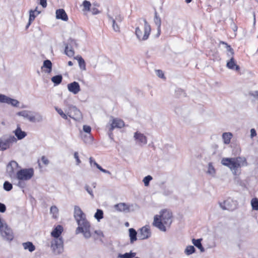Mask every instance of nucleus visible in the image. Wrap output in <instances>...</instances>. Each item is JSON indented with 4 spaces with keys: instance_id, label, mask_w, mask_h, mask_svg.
I'll use <instances>...</instances> for the list:
<instances>
[{
    "instance_id": "obj_7",
    "label": "nucleus",
    "mask_w": 258,
    "mask_h": 258,
    "mask_svg": "<svg viewBox=\"0 0 258 258\" xmlns=\"http://www.w3.org/2000/svg\"><path fill=\"white\" fill-rule=\"evenodd\" d=\"M34 175L33 168L20 169L17 172L15 179L20 180H29Z\"/></svg>"
},
{
    "instance_id": "obj_58",
    "label": "nucleus",
    "mask_w": 258,
    "mask_h": 258,
    "mask_svg": "<svg viewBox=\"0 0 258 258\" xmlns=\"http://www.w3.org/2000/svg\"><path fill=\"white\" fill-rule=\"evenodd\" d=\"M234 54V51L227 52V55L229 58V59L231 58V57H233Z\"/></svg>"
},
{
    "instance_id": "obj_36",
    "label": "nucleus",
    "mask_w": 258,
    "mask_h": 258,
    "mask_svg": "<svg viewBox=\"0 0 258 258\" xmlns=\"http://www.w3.org/2000/svg\"><path fill=\"white\" fill-rule=\"evenodd\" d=\"M55 109L62 118L66 120L68 119L67 113H64L61 109L57 107H55Z\"/></svg>"
},
{
    "instance_id": "obj_17",
    "label": "nucleus",
    "mask_w": 258,
    "mask_h": 258,
    "mask_svg": "<svg viewBox=\"0 0 258 258\" xmlns=\"http://www.w3.org/2000/svg\"><path fill=\"white\" fill-rule=\"evenodd\" d=\"M68 90L74 94H78L81 90L79 84L77 82H73L67 85Z\"/></svg>"
},
{
    "instance_id": "obj_62",
    "label": "nucleus",
    "mask_w": 258,
    "mask_h": 258,
    "mask_svg": "<svg viewBox=\"0 0 258 258\" xmlns=\"http://www.w3.org/2000/svg\"><path fill=\"white\" fill-rule=\"evenodd\" d=\"M129 253H130V255L131 256V258H133V257H135V256L136 255V252H133L132 251L129 252Z\"/></svg>"
},
{
    "instance_id": "obj_31",
    "label": "nucleus",
    "mask_w": 258,
    "mask_h": 258,
    "mask_svg": "<svg viewBox=\"0 0 258 258\" xmlns=\"http://www.w3.org/2000/svg\"><path fill=\"white\" fill-rule=\"evenodd\" d=\"M51 80L55 85H58L62 82V77L61 75H58L52 77Z\"/></svg>"
},
{
    "instance_id": "obj_22",
    "label": "nucleus",
    "mask_w": 258,
    "mask_h": 258,
    "mask_svg": "<svg viewBox=\"0 0 258 258\" xmlns=\"http://www.w3.org/2000/svg\"><path fill=\"white\" fill-rule=\"evenodd\" d=\"M63 228L61 225H57L51 232V236L54 238H61L59 237L60 235L62 232Z\"/></svg>"
},
{
    "instance_id": "obj_11",
    "label": "nucleus",
    "mask_w": 258,
    "mask_h": 258,
    "mask_svg": "<svg viewBox=\"0 0 258 258\" xmlns=\"http://www.w3.org/2000/svg\"><path fill=\"white\" fill-rule=\"evenodd\" d=\"M18 163L15 161H11L7 166V173L10 178L15 180L17 171L20 169Z\"/></svg>"
},
{
    "instance_id": "obj_59",
    "label": "nucleus",
    "mask_w": 258,
    "mask_h": 258,
    "mask_svg": "<svg viewBox=\"0 0 258 258\" xmlns=\"http://www.w3.org/2000/svg\"><path fill=\"white\" fill-rule=\"evenodd\" d=\"M251 137H253L256 135V132L254 128H252L250 130Z\"/></svg>"
},
{
    "instance_id": "obj_8",
    "label": "nucleus",
    "mask_w": 258,
    "mask_h": 258,
    "mask_svg": "<svg viewBox=\"0 0 258 258\" xmlns=\"http://www.w3.org/2000/svg\"><path fill=\"white\" fill-rule=\"evenodd\" d=\"M17 139L13 136H5L0 138V151H5L9 149Z\"/></svg>"
},
{
    "instance_id": "obj_3",
    "label": "nucleus",
    "mask_w": 258,
    "mask_h": 258,
    "mask_svg": "<svg viewBox=\"0 0 258 258\" xmlns=\"http://www.w3.org/2000/svg\"><path fill=\"white\" fill-rule=\"evenodd\" d=\"M221 163L228 167L235 175L238 174V168L247 165L246 159L244 157L223 158Z\"/></svg>"
},
{
    "instance_id": "obj_28",
    "label": "nucleus",
    "mask_w": 258,
    "mask_h": 258,
    "mask_svg": "<svg viewBox=\"0 0 258 258\" xmlns=\"http://www.w3.org/2000/svg\"><path fill=\"white\" fill-rule=\"evenodd\" d=\"M43 68H45L47 69L45 72L50 73L52 70V63L50 60L47 59L43 61V66L42 67V69Z\"/></svg>"
},
{
    "instance_id": "obj_21",
    "label": "nucleus",
    "mask_w": 258,
    "mask_h": 258,
    "mask_svg": "<svg viewBox=\"0 0 258 258\" xmlns=\"http://www.w3.org/2000/svg\"><path fill=\"white\" fill-rule=\"evenodd\" d=\"M115 209L119 212H128L130 211V207L124 203H120L118 204H116L114 206Z\"/></svg>"
},
{
    "instance_id": "obj_5",
    "label": "nucleus",
    "mask_w": 258,
    "mask_h": 258,
    "mask_svg": "<svg viewBox=\"0 0 258 258\" xmlns=\"http://www.w3.org/2000/svg\"><path fill=\"white\" fill-rule=\"evenodd\" d=\"M17 114L27 119L31 122H41L43 120L41 115L36 112H33L29 110H23L17 112Z\"/></svg>"
},
{
    "instance_id": "obj_60",
    "label": "nucleus",
    "mask_w": 258,
    "mask_h": 258,
    "mask_svg": "<svg viewBox=\"0 0 258 258\" xmlns=\"http://www.w3.org/2000/svg\"><path fill=\"white\" fill-rule=\"evenodd\" d=\"M114 20L116 22L120 23L122 21V18L120 16H118L116 17Z\"/></svg>"
},
{
    "instance_id": "obj_39",
    "label": "nucleus",
    "mask_w": 258,
    "mask_h": 258,
    "mask_svg": "<svg viewBox=\"0 0 258 258\" xmlns=\"http://www.w3.org/2000/svg\"><path fill=\"white\" fill-rule=\"evenodd\" d=\"M50 213L53 214L54 218H56L58 213V210L55 206H53L50 208Z\"/></svg>"
},
{
    "instance_id": "obj_41",
    "label": "nucleus",
    "mask_w": 258,
    "mask_h": 258,
    "mask_svg": "<svg viewBox=\"0 0 258 258\" xmlns=\"http://www.w3.org/2000/svg\"><path fill=\"white\" fill-rule=\"evenodd\" d=\"M37 15L36 14V11H33L32 10H30L29 20H30V22H32L35 19Z\"/></svg>"
},
{
    "instance_id": "obj_42",
    "label": "nucleus",
    "mask_w": 258,
    "mask_h": 258,
    "mask_svg": "<svg viewBox=\"0 0 258 258\" xmlns=\"http://www.w3.org/2000/svg\"><path fill=\"white\" fill-rule=\"evenodd\" d=\"M89 162L90 164V165L92 166L93 165L95 166L99 170L101 169V167L96 162V161L93 159L92 157H90L89 158Z\"/></svg>"
},
{
    "instance_id": "obj_34",
    "label": "nucleus",
    "mask_w": 258,
    "mask_h": 258,
    "mask_svg": "<svg viewBox=\"0 0 258 258\" xmlns=\"http://www.w3.org/2000/svg\"><path fill=\"white\" fill-rule=\"evenodd\" d=\"M207 172L212 176H214L215 175V169L213 166L212 163L211 162L208 164V170Z\"/></svg>"
},
{
    "instance_id": "obj_37",
    "label": "nucleus",
    "mask_w": 258,
    "mask_h": 258,
    "mask_svg": "<svg viewBox=\"0 0 258 258\" xmlns=\"http://www.w3.org/2000/svg\"><path fill=\"white\" fill-rule=\"evenodd\" d=\"M95 218L99 221L103 218V211L100 209H97L94 215Z\"/></svg>"
},
{
    "instance_id": "obj_32",
    "label": "nucleus",
    "mask_w": 258,
    "mask_h": 258,
    "mask_svg": "<svg viewBox=\"0 0 258 258\" xmlns=\"http://www.w3.org/2000/svg\"><path fill=\"white\" fill-rule=\"evenodd\" d=\"M65 53L68 56H72L74 54V51L73 47L67 44L65 47Z\"/></svg>"
},
{
    "instance_id": "obj_63",
    "label": "nucleus",
    "mask_w": 258,
    "mask_h": 258,
    "mask_svg": "<svg viewBox=\"0 0 258 258\" xmlns=\"http://www.w3.org/2000/svg\"><path fill=\"white\" fill-rule=\"evenodd\" d=\"M95 233H96L98 235H103L102 232L100 231L96 230V231H95Z\"/></svg>"
},
{
    "instance_id": "obj_4",
    "label": "nucleus",
    "mask_w": 258,
    "mask_h": 258,
    "mask_svg": "<svg viewBox=\"0 0 258 258\" xmlns=\"http://www.w3.org/2000/svg\"><path fill=\"white\" fill-rule=\"evenodd\" d=\"M66 108L64 111L67 113L68 117L73 118L76 121H80L82 118L81 112L75 106L68 103L67 101L64 102Z\"/></svg>"
},
{
    "instance_id": "obj_9",
    "label": "nucleus",
    "mask_w": 258,
    "mask_h": 258,
    "mask_svg": "<svg viewBox=\"0 0 258 258\" xmlns=\"http://www.w3.org/2000/svg\"><path fill=\"white\" fill-rule=\"evenodd\" d=\"M124 126V121L118 118L111 117L109 124L107 125L108 127L109 135L110 137L112 135V131L115 128H121Z\"/></svg>"
},
{
    "instance_id": "obj_25",
    "label": "nucleus",
    "mask_w": 258,
    "mask_h": 258,
    "mask_svg": "<svg viewBox=\"0 0 258 258\" xmlns=\"http://www.w3.org/2000/svg\"><path fill=\"white\" fill-rule=\"evenodd\" d=\"M129 236L130 238V242L131 243H133L135 241L137 240V232L136 230L134 228H130L128 229Z\"/></svg>"
},
{
    "instance_id": "obj_30",
    "label": "nucleus",
    "mask_w": 258,
    "mask_h": 258,
    "mask_svg": "<svg viewBox=\"0 0 258 258\" xmlns=\"http://www.w3.org/2000/svg\"><path fill=\"white\" fill-rule=\"evenodd\" d=\"M76 58L78 60L79 67L80 69L83 71H85L86 69V63L85 62L84 59L82 57V56H78L76 57Z\"/></svg>"
},
{
    "instance_id": "obj_56",
    "label": "nucleus",
    "mask_w": 258,
    "mask_h": 258,
    "mask_svg": "<svg viewBox=\"0 0 258 258\" xmlns=\"http://www.w3.org/2000/svg\"><path fill=\"white\" fill-rule=\"evenodd\" d=\"M157 75L160 78H164V75L163 72L161 70H157L156 71Z\"/></svg>"
},
{
    "instance_id": "obj_48",
    "label": "nucleus",
    "mask_w": 258,
    "mask_h": 258,
    "mask_svg": "<svg viewBox=\"0 0 258 258\" xmlns=\"http://www.w3.org/2000/svg\"><path fill=\"white\" fill-rule=\"evenodd\" d=\"M74 156L76 161V164L79 165L81 163V161L79 159L78 152H75L74 153Z\"/></svg>"
},
{
    "instance_id": "obj_13",
    "label": "nucleus",
    "mask_w": 258,
    "mask_h": 258,
    "mask_svg": "<svg viewBox=\"0 0 258 258\" xmlns=\"http://www.w3.org/2000/svg\"><path fill=\"white\" fill-rule=\"evenodd\" d=\"M219 206L223 210L233 211L236 208L235 202L230 199H228L223 202L219 203Z\"/></svg>"
},
{
    "instance_id": "obj_40",
    "label": "nucleus",
    "mask_w": 258,
    "mask_h": 258,
    "mask_svg": "<svg viewBox=\"0 0 258 258\" xmlns=\"http://www.w3.org/2000/svg\"><path fill=\"white\" fill-rule=\"evenodd\" d=\"M13 188L12 184L9 181H5L4 183V188L6 191H10Z\"/></svg>"
},
{
    "instance_id": "obj_19",
    "label": "nucleus",
    "mask_w": 258,
    "mask_h": 258,
    "mask_svg": "<svg viewBox=\"0 0 258 258\" xmlns=\"http://www.w3.org/2000/svg\"><path fill=\"white\" fill-rule=\"evenodd\" d=\"M56 18L64 21L68 20V17L65 11L62 9H59L56 11Z\"/></svg>"
},
{
    "instance_id": "obj_35",
    "label": "nucleus",
    "mask_w": 258,
    "mask_h": 258,
    "mask_svg": "<svg viewBox=\"0 0 258 258\" xmlns=\"http://www.w3.org/2000/svg\"><path fill=\"white\" fill-rule=\"evenodd\" d=\"M251 206L253 210H258V199L254 198L251 200Z\"/></svg>"
},
{
    "instance_id": "obj_43",
    "label": "nucleus",
    "mask_w": 258,
    "mask_h": 258,
    "mask_svg": "<svg viewBox=\"0 0 258 258\" xmlns=\"http://www.w3.org/2000/svg\"><path fill=\"white\" fill-rule=\"evenodd\" d=\"M153 179L152 177L150 175H148L144 178L143 179V182L144 183V185L147 186H148L149 184L150 181Z\"/></svg>"
},
{
    "instance_id": "obj_44",
    "label": "nucleus",
    "mask_w": 258,
    "mask_h": 258,
    "mask_svg": "<svg viewBox=\"0 0 258 258\" xmlns=\"http://www.w3.org/2000/svg\"><path fill=\"white\" fill-rule=\"evenodd\" d=\"M85 190L88 192V193L91 196L92 198H94V195L93 191L91 187L87 184H86L84 186Z\"/></svg>"
},
{
    "instance_id": "obj_14",
    "label": "nucleus",
    "mask_w": 258,
    "mask_h": 258,
    "mask_svg": "<svg viewBox=\"0 0 258 258\" xmlns=\"http://www.w3.org/2000/svg\"><path fill=\"white\" fill-rule=\"evenodd\" d=\"M134 138L136 143L140 146L146 145L147 143V138L143 134L137 132L134 134Z\"/></svg>"
},
{
    "instance_id": "obj_45",
    "label": "nucleus",
    "mask_w": 258,
    "mask_h": 258,
    "mask_svg": "<svg viewBox=\"0 0 258 258\" xmlns=\"http://www.w3.org/2000/svg\"><path fill=\"white\" fill-rule=\"evenodd\" d=\"M220 43L225 45L227 52L234 51L233 48H232V47L229 45H228L227 43H226L224 41H221L220 42Z\"/></svg>"
},
{
    "instance_id": "obj_29",
    "label": "nucleus",
    "mask_w": 258,
    "mask_h": 258,
    "mask_svg": "<svg viewBox=\"0 0 258 258\" xmlns=\"http://www.w3.org/2000/svg\"><path fill=\"white\" fill-rule=\"evenodd\" d=\"M108 18L109 19V20L111 22L112 24V28L113 29L115 32H119L120 31V28L114 19H113L112 17L110 16L109 15H108Z\"/></svg>"
},
{
    "instance_id": "obj_55",
    "label": "nucleus",
    "mask_w": 258,
    "mask_h": 258,
    "mask_svg": "<svg viewBox=\"0 0 258 258\" xmlns=\"http://www.w3.org/2000/svg\"><path fill=\"white\" fill-rule=\"evenodd\" d=\"M6 210V207L5 204L0 203V212L4 213Z\"/></svg>"
},
{
    "instance_id": "obj_10",
    "label": "nucleus",
    "mask_w": 258,
    "mask_h": 258,
    "mask_svg": "<svg viewBox=\"0 0 258 258\" xmlns=\"http://www.w3.org/2000/svg\"><path fill=\"white\" fill-rule=\"evenodd\" d=\"M0 233L3 239L8 241H11L14 239V233L11 228L5 224L0 226Z\"/></svg>"
},
{
    "instance_id": "obj_61",
    "label": "nucleus",
    "mask_w": 258,
    "mask_h": 258,
    "mask_svg": "<svg viewBox=\"0 0 258 258\" xmlns=\"http://www.w3.org/2000/svg\"><path fill=\"white\" fill-rule=\"evenodd\" d=\"M100 171H102L103 173H107V174H108L109 175H111V172L107 170L106 169H103L102 168H101V169H100Z\"/></svg>"
},
{
    "instance_id": "obj_49",
    "label": "nucleus",
    "mask_w": 258,
    "mask_h": 258,
    "mask_svg": "<svg viewBox=\"0 0 258 258\" xmlns=\"http://www.w3.org/2000/svg\"><path fill=\"white\" fill-rule=\"evenodd\" d=\"M69 46H76L77 47V44L76 42V41L74 39H72L71 38L69 39L68 40V44Z\"/></svg>"
},
{
    "instance_id": "obj_24",
    "label": "nucleus",
    "mask_w": 258,
    "mask_h": 258,
    "mask_svg": "<svg viewBox=\"0 0 258 258\" xmlns=\"http://www.w3.org/2000/svg\"><path fill=\"white\" fill-rule=\"evenodd\" d=\"M23 248L25 250H28L32 252L35 250V246L32 242L28 241L22 243Z\"/></svg>"
},
{
    "instance_id": "obj_57",
    "label": "nucleus",
    "mask_w": 258,
    "mask_h": 258,
    "mask_svg": "<svg viewBox=\"0 0 258 258\" xmlns=\"http://www.w3.org/2000/svg\"><path fill=\"white\" fill-rule=\"evenodd\" d=\"M40 5L42 6L43 8H45L47 6L46 0H40Z\"/></svg>"
},
{
    "instance_id": "obj_54",
    "label": "nucleus",
    "mask_w": 258,
    "mask_h": 258,
    "mask_svg": "<svg viewBox=\"0 0 258 258\" xmlns=\"http://www.w3.org/2000/svg\"><path fill=\"white\" fill-rule=\"evenodd\" d=\"M92 140H93V138L91 137L90 136H89L88 137H87L86 136V137H85V138L84 139V141L85 143H90L92 141Z\"/></svg>"
},
{
    "instance_id": "obj_6",
    "label": "nucleus",
    "mask_w": 258,
    "mask_h": 258,
    "mask_svg": "<svg viewBox=\"0 0 258 258\" xmlns=\"http://www.w3.org/2000/svg\"><path fill=\"white\" fill-rule=\"evenodd\" d=\"M143 21L144 22V35L139 27L136 28L135 34L139 41H145L148 39L151 31V26L146 20L144 19Z\"/></svg>"
},
{
    "instance_id": "obj_52",
    "label": "nucleus",
    "mask_w": 258,
    "mask_h": 258,
    "mask_svg": "<svg viewBox=\"0 0 258 258\" xmlns=\"http://www.w3.org/2000/svg\"><path fill=\"white\" fill-rule=\"evenodd\" d=\"M41 161L45 165H47L49 163V160L44 156H42Z\"/></svg>"
},
{
    "instance_id": "obj_12",
    "label": "nucleus",
    "mask_w": 258,
    "mask_h": 258,
    "mask_svg": "<svg viewBox=\"0 0 258 258\" xmlns=\"http://www.w3.org/2000/svg\"><path fill=\"white\" fill-rule=\"evenodd\" d=\"M51 247L55 254L62 253L63 251V244L62 238H54L51 241Z\"/></svg>"
},
{
    "instance_id": "obj_50",
    "label": "nucleus",
    "mask_w": 258,
    "mask_h": 258,
    "mask_svg": "<svg viewBox=\"0 0 258 258\" xmlns=\"http://www.w3.org/2000/svg\"><path fill=\"white\" fill-rule=\"evenodd\" d=\"M118 258H131L129 252H126L124 254H118Z\"/></svg>"
},
{
    "instance_id": "obj_1",
    "label": "nucleus",
    "mask_w": 258,
    "mask_h": 258,
    "mask_svg": "<svg viewBox=\"0 0 258 258\" xmlns=\"http://www.w3.org/2000/svg\"><path fill=\"white\" fill-rule=\"evenodd\" d=\"M74 218L78 227L76 228V234L82 233L84 238L88 239L91 237V225L87 220L85 214L81 208L75 206L74 207Z\"/></svg>"
},
{
    "instance_id": "obj_20",
    "label": "nucleus",
    "mask_w": 258,
    "mask_h": 258,
    "mask_svg": "<svg viewBox=\"0 0 258 258\" xmlns=\"http://www.w3.org/2000/svg\"><path fill=\"white\" fill-rule=\"evenodd\" d=\"M154 15V21L156 25L157 26V33L156 36L158 37L161 34V21L160 18L158 16L156 11L155 12Z\"/></svg>"
},
{
    "instance_id": "obj_27",
    "label": "nucleus",
    "mask_w": 258,
    "mask_h": 258,
    "mask_svg": "<svg viewBox=\"0 0 258 258\" xmlns=\"http://www.w3.org/2000/svg\"><path fill=\"white\" fill-rule=\"evenodd\" d=\"M202 239H192V242L194 245L198 247L201 252H204L205 251V248L202 246V244L201 243Z\"/></svg>"
},
{
    "instance_id": "obj_46",
    "label": "nucleus",
    "mask_w": 258,
    "mask_h": 258,
    "mask_svg": "<svg viewBox=\"0 0 258 258\" xmlns=\"http://www.w3.org/2000/svg\"><path fill=\"white\" fill-rule=\"evenodd\" d=\"M89 11L91 12L93 15H97V14L100 13V12L98 10L97 8H96L95 7H92V6L91 7V8H90Z\"/></svg>"
},
{
    "instance_id": "obj_16",
    "label": "nucleus",
    "mask_w": 258,
    "mask_h": 258,
    "mask_svg": "<svg viewBox=\"0 0 258 258\" xmlns=\"http://www.w3.org/2000/svg\"><path fill=\"white\" fill-rule=\"evenodd\" d=\"M151 236V232L149 226H144L140 229L139 237L141 239H146Z\"/></svg>"
},
{
    "instance_id": "obj_26",
    "label": "nucleus",
    "mask_w": 258,
    "mask_h": 258,
    "mask_svg": "<svg viewBox=\"0 0 258 258\" xmlns=\"http://www.w3.org/2000/svg\"><path fill=\"white\" fill-rule=\"evenodd\" d=\"M233 136L231 133H224L222 134V139L225 144L228 145L230 143V140Z\"/></svg>"
},
{
    "instance_id": "obj_51",
    "label": "nucleus",
    "mask_w": 258,
    "mask_h": 258,
    "mask_svg": "<svg viewBox=\"0 0 258 258\" xmlns=\"http://www.w3.org/2000/svg\"><path fill=\"white\" fill-rule=\"evenodd\" d=\"M18 182L17 183V185L20 188H23L25 187V183L24 182V180H18Z\"/></svg>"
},
{
    "instance_id": "obj_47",
    "label": "nucleus",
    "mask_w": 258,
    "mask_h": 258,
    "mask_svg": "<svg viewBox=\"0 0 258 258\" xmlns=\"http://www.w3.org/2000/svg\"><path fill=\"white\" fill-rule=\"evenodd\" d=\"M249 95L255 99L258 100V90L250 91L249 92Z\"/></svg>"
},
{
    "instance_id": "obj_18",
    "label": "nucleus",
    "mask_w": 258,
    "mask_h": 258,
    "mask_svg": "<svg viewBox=\"0 0 258 258\" xmlns=\"http://www.w3.org/2000/svg\"><path fill=\"white\" fill-rule=\"evenodd\" d=\"M226 67L229 69L236 71H239L240 70V67L236 64V60L234 59V57H231L227 61Z\"/></svg>"
},
{
    "instance_id": "obj_15",
    "label": "nucleus",
    "mask_w": 258,
    "mask_h": 258,
    "mask_svg": "<svg viewBox=\"0 0 258 258\" xmlns=\"http://www.w3.org/2000/svg\"><path fill=\"white\" fill-rule=\"evenodd\" d=\"M0 102L11 104L15 107H17L20 103L17 100L12 99L3 94H0Z\"/></svg>"
},
{
    "instance_id": "obj_23",
    "label": "nucleus",
    "mask_w": 258,
    "mask_h": 258,
    "mask_svg": "<svg viewBox=\"0 0 258 258\" xmlns=\"http://www.w3.org/2000/svg\"><path fill=\"white\" fill-rule=\"evenodd\" d=\"M14 133L18 140H22L27 136L26 133L22 131L19 126H17L16 130L14 131Z\"/></svg>"
},
{
    "instance_id": "obj_33",
    "label": "nucleus",
    "mask_w": 258,
    "mask_h": 258,
    "mask_svg": "<svg viewBox=\"0 0 258 258\" xmlns=\"http://www.w3.org/2000/svg\"><path fill=\"white\" fill-rule=\"evenodd\" d=\"M196 251V249L195 247L192 245H189L186 246L184 250V253L187 255H190L192 253H194Z\"/></svg>"
},
{
    "instance_id": "obj_2",
    "label": "nucleus",
    "mask_w": 258,
    "mask_h": 258,
    "mask_svg": "<svg viewBox=\"0 0 258 258\" xmlns=\"http://www.w3.org/2000/svg\"><path fill=\"white\" fill-rule=\"evenodd\" d=\"M172 213L167 210H163L160 212V215H156L154 217L153 225L158 228L160 230L165 232L166 228L165 225L169 227L172 223Z\"/></svg>"
},
{
    "instance_id": "obj_53",
    "label": "nucleus",
    "mask_w": 258,
    "mask_h": 258,
    "mask_svg": "<svg viewBox=\"0 0 258 258\" xmlns=\"http://www.w3.org/2000/svg\"><path fill=\"white\" fill-rule=\"evenodd\" d=\"M83 131L86 132V133H90L91 131V128L90 126L84 125L83 126Z\"/></svg>"
},
{
    "instance_id": "obj_64",
    "label": "nucleus",
    "mask_w": 258,
    "mask_h": 258,
    "mask_svg": "<svg viewBox=\"0 0 258 258\" xmlns=\"http://www.w3.org/2000/svg\"><path fill=\"white\" fill-rule=\"evenodd\" d=\"M31 23H32V22H30V20H29L28 23L27 24V25L26 26V29L28 28L29 26L31 25Z\"/></svg>"
},
{
    "instance_id": "obj_38",
    "label": "nucleus",
    "mask_w": 258,
    "mask_h": 258,
    "mask_svg": "<svg viewBox=\"0 0 258 258\" xmlns=\"http://www.w3.org/2000/svg\"><path fill=\"white\" fill-rule=\"evenodd\" d=\"M83 9L84 11H89L91 7V4L90 2L88 1H84L83 3Z\"/></svg>"
}]
</instances>
